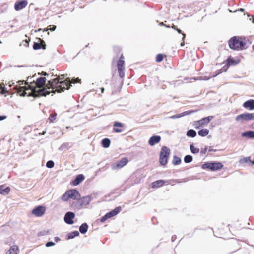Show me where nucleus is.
<instances>
[{
	"label": "nucleus",
	"mask_w": 254,
	"mask_h": 254,
	"mask_svg": "<svg viewBox=\"0 0 254 254\" xmlns=\"http://www.w3.org/2000/svg\"><path fill=\"white\" fill-rule=\"evenodd\" d=\"M62 78H54L47 81V84L49 86L48 88H42L37 91V96L38 97L41 96H46L51 93L55 94L64 92L65 89H69L71 86V83H81V80L78 78H74L73 81L71 82L70 78H67L64 80V77Z\"/></svg>",
	"instance_id": "obj_1"
},
{
	"label": "nucleus",
	"mask_w": 254,
	"mask_h": 254,
	"mask_svg": "<svg viewBox=\"0 0 254 254\" xmlns=\"http://www.w3.org/2000/svg\"><path fill=\"white\" fill-rule=\"evenodd\" d=\"M125 62L124 61V57L123 53L120 56L119 59L117 61V66L118 68V72L120 79H116V82L119 83L117 89L112 91V94H117L119 93L122 88L124 83L123 78L125 76Z\"/></svg>",
	"instance_id": "obj_2"
},
{
	"label": "nucleus",
	"mask_w": 254,
	"mask_h": 254,
	"mask_svg": "<svg viewBox=\"0 0 254 254\" xmlns=\"http://www.w3.org/2000/svg\"><path fill=\"white\" fill-rule=\"evenodd\" d=\"M229 48L235 51H242L248 48L247 40L245 37L234 36L230 38L228 41Z\"/></svg>",
	"instance_id": "obj_3"
},
{
	"label": "nucleus",
	"mask_w": 254,
	"mask_h": 254,
	"mask_svg": "<svg viewBox=\"0 0 254 254\" xmlns=\"http://www.w3.org/2000/svg\"><path fill=\"white\" fill-rule=\"evenodd\" d=\"M201 168L212 172H217L221 170L224 167L223 164L218 161H210L205 162L201 166Z\"/></svg>",
	"instance_id": "obj_4"
},
{
	"label": "nucleus",
	"mask_w": 254,
	"mask_h": 254,
	"mask_svg": "<svg viewBox=\"0 0 254 254\" xmlns=\"http://www.w3.org/2000/svg\"><path fill=\"white\" fill-rule=\"evenodd\" d=\"M170 153L171 150L168 147L163 146L161 147L159 158V162L161 166H164L168 163Z\"/></svg>",
	"instance_id": "obj_5"
},
{
	"label": "nucleus",
	"mask_w": 254,
	"mask_h": 254,
	"mask_svg": "<svg viewBox=\"0 0 254 254\" xmlns=\"http://www.w3.org/2000/svg\"><path fill=\"white\" fill-rule=\"evenodd\" d=\"M121 210L122 208L121 206L116 207L114 209L106 213L100 218L98 219L97 221H100L102 223H104L108 219L116 216L121 211Z\"/></svg>",
	"instance_id": "obj_6"
},
{
	"label": "nucleus",
	"mask_w": 254,
	"mask_h": 254,
	"mask_svg": "<svg viewBox=\"0 0 254 254\" xmlns=\"http://www.w3.org/2000/svg\"><path fill=\"white\" fill-rule=\"evenodd\" d=\"M16 88L18 94L20 96L25 97L27 96L28 97H33L34 98L38 97V96H37V91H31L27 93L26 91L29 89L26 86H19L17 85Z\"/></svg>",
	"instance_id": "obj_7"
},
{
	"label": "nucleus",
	"mask_w": 254,
	"mask_h": 254,
	"mask_svg": "<svg viewBox=\"0 0 254 254\" xmlns=\"http://www.w3.org/2000/svg\"><path fill=\"white\" fill-rule=\"evenodd\" d=\"M254 120V113L245 112L237 115L235 117L237 121H249Z\"/></svg>",
	"instance_id": "obj_8"
},
{
	"label": "nucleus",
	"mask_w": 254,
	"mask_h": 254,
	"mask_svg": "<svg viewBox=\"0 0 254 254\" xmlns=\"http://www.w3.org/2000/svg\"><path fill=\"white\" fill-rule=\"evenodd\" d=\"M240 62V60L238 58H234L231 56H229L226 60V64L223 66L224 70H228V68L231 66H235Z\"/></svg>",
	"instance_id": "obj_9"
},
{
	"label": "nucleus",
	"mask_w": 254,
	"mask_h": 254,
	"mask_svg": "<svg viewBox=\"0 0 254 254\" xmlns=\"http://www.w3.org/2000/svg\"><path fill=\"white\" fill-rule=\"evenodd\" d=\"M46 210V208L42 205H39L34 207L31 210V214L37 217L43 216Z\"/></svg>",
	"instance_id": "obj_10"
},
{
	"label": "nucleus",
	"mask_w": 254,
	"mask_h": 254,
	"mask_svg": "<svg viewBox=\"0 0 254 254\" xmlns=\"http://www.w3.org/2000/svg\"><path fill=\"white\" fill-rule=\"evenodd\" d=\"M175 181L174 179L171 180H163V179H159L156 180L153 182H152L150 184V188L152 189H157L159 188L160 187H163V186L165 185H168L169 184V182H174Z\"/></svg>",
	"instance_id": "obj_11"
},
{
	"label": "nucleus",
	"mask_w": 254,
	"mask_h": 254,
	"mask_svg": "<svg viewBox=\"0 0 254 254\" xmlns=\"http://www.w3.org/2000/svg\"><path fill=\"white\" fill-rule=\"evenodd\" d=\"M128 158L127 157H123L120 160H118L116 163L113 164L111 166L112 169H121L126 166L128 162Z\"/></svg>",
	"instance_id": "obj_12"
},
{
	"label": "nucleus",
	"mask_w": 254,
	"mask_h": 254,
	"mask_svg": "<svg viewBox=\"0 0 254 254\" xmlns=\"http://www.w3.org/2000/svg\"><path fill=\"white\" fill-rule=\"evenodd\" d=\"M214 118L213 116H208L202 118L201 119L195 121L194 122V125L199 124V126H195V128L196 129H199L200 127L204 125H207Z\"/></svg>",
	"instance_id": "obj_13"
},
{
	"label": "nucleus",
	"mask_w": 254,
	"mask_h": 254,
	"mask_svg": "<svg viewBox=\"0 0 254 254\" xmlns=\"http://www.w3.org/2000/svg\"><path fill=\"white\" fill-rule=\"evenodd\" d=\"M69 194L70 199L78 200L81 197V194L77 188L71 189L67 190V194Z\"/></svg>",
	"instance_id": "obj_14"
},
{
	"label": "nucleus",
	"mask_w": 254,
	"mask_h": 254,
	"mask_svg": "<svg viewBox=\"0 0 254 254\" xmlns=\"http://www.w3.org/2000/svg\"><path fill=\"white\" fill-rule=\"evenodd\" d=\"M85 179V177L83 174H79L70 181V184L72 186H77L81 183Z\"/></svg>",
	"instance_id": "obj_15"
},
{
	"label": "nucleus",
	"mask_w": 254,
	"mask_h": 254,
	"mask_svg": "<svg viewBox=\"0 0 254 254\" xmlns=\"http://www.w3.org/2000/svg\"><path fill=\"white\" fill-rule=\"evenodd\" d=\"M27 4V0H18L14 3V9L16 11H19L25 8Z\"/></svg>",
	"instance_id": "obj_16"
},
{
	"label": "nucleus",
	"mask_w": 254,
	"mask_h": 254,
	"mask_svg": "<svg viewBox=\"0 0 254 254\" xmlns=\"http://www.w3.org/2000/svg\"><path fill=\"white\" fill-rule=\"evenodd\" d=\"M75 217V214L74 212L71 211L67 212L64 216V221L65 223L68 225H72L74 224V218Z\"/></svg>",
	"instance_id": "obj_17"
},
{
	"label": "nucleus",
	"mask_w": 254,
	"mask_h": 254,
	"mask_svg": "<svg viewBox=\"0 0 254 254\" xmlns=\"http://www.w3.org/2000/svg\"><path fill=\"white\" fill-rule=\"evenodd\" d=\"M113 132L115 133H121L123 132L125 125L119 121H116L113 122Z\"/></svg>",
	"instance_id": "obj_18"
},
{
	"label": "nucleus",
	"mask_w": 254,
	"mask_h": 254,
	"mask_svg": "<svg viewBox=\"0 0 254 254\" xmlns=\"http://www.w3.org/2000/svg\"><path fill=\"white\" fill-rule=\"evenodd\" d=\"M161 140V137L160 135L153 134L149 138L148 144L151 146H154L155 144L159 143Z\"/></svg>",
	"instance_id": "obj_19"
},
{
	"label": "nucleus",
	"mask_w": 254,
	"mask_h": 254,
	"mask_svg": "<svg viewBox=\"0 0 254 254\" xmlns=\"http://www.w3.org/2000/svg\"><path fill=\"white\" fill-rule=\"evenodd\" d=\"M92 200V195H87L82 197V198L80 197L78 200L80 202L79 206H81V208L84 205H87L90 203Z\"/></svg>",
	"instance_id": "obj_20"
},
{
	"label": "nucleus",
	"mask_w": 254,
	"mask_h": 254,
	"mask_svg": "<svg viewBox=\"0 0 254 254\" xmlns=\"http://www.w3.org/2000/svg\"><path fill=\"white\" fill-rule=\"evenodd\" d=\"M243 107L250 111H253L254 110V99H249L243 104Z\"/></svg>",
	"instance_id": "obj_21"
},
{
	"label": "nucleus",
	"mask_w": 254,
	"mask_h": 254,
	"mask_svg": "<svg viewBox=\"0 0 254 254\" xmlns=\"http://www.w3.org/2000/svg\"><path fill=\"white\" fill-rule=\"evenodd\" d=\"M10 191V188L9 186H5V185H0V194L2 195H7Z\"/></svg>",
	"instance_id": "obj_22"
},
{
	"label": "nucleus",
	"mask_w": 254,
	"mask_h": 254,
	"mask_svg": "<svg viewBox=\"0 0 254 254\" xmlns=\"http://www.w3.org/2000/svg\"><path fill=\"white\" fill-rule=\"evenodd\" d=\"M241 136L250 139H254V131L248 130L241 133Z\"/></svg>",
	"instance_id": "obj_23"
},
{
	"label": "nucleus",
	"mask_w": 254,
	"mask_h": 254,
	"mask_svg": "<svg viewBox=\"0 0 254 254\" xmlns=\"http://www.w3.org/2000/svg\"><path fill=\"white\" fill-rule=\"evenodd\" d=\"M89 225L86 222H84L79 227V232L82 234H86L88 230Z\"/></svg>",
	"instance_id": "obj_24"
},
{
	"label": "nucleus",
	"mask_w": 254,
	"mask_h": 254,
	"mask_svg": "<svg viewBox=\"0 0 254 254\" xmlns=\"http://www.w3.org/2000/svg\"><path fill=\"white\" fill-rule=\"evenodd\" d=\"M80 235V233L79 231L77 230L71 231L69 233H68L65 237V239L66 240H70L76 237L79 236Z\"/></svg>",
	"instance_id": "obj_25"
},
{
	"label": "nucleus",
	"mask_w": 254,
	"mask_h": 254,
	"mask_svg": "<svg viewBox=\"0 0 254 254\" xmlns=\"http://www.w3.org/2000/svg\"><path fill=\"white\" fill-rule=\"evenodd\" d=\"M111 144V140L109 138H104L101 140V146L104 148H108Z\"/></svg>",
	"instance_id": "obj_26"
},
{
	"label": "nucleus",
	"mask_w": 254,
	"mask_h": 254,
	"mask_svg": "<svg viewBox=\"0 0 254 254\" xmlns=\"http://www.w3.org/2000/svg\"><path fill=\"white\" fill-rule=\"evenodd\" d=\"M46 77L40 76L36 79L35 84L37 86H43L46 84Z\"/></svg>",
	"instance_id": "obj_27"
},
{
	"label": "nucleus",
	"mask_w": 254,
	"mask_h": 254,
	"mask_svg": "<svg viewBox=\"0 0 254 254\" xmlns=\"http://www.w3.org/2000/svg\"><path fill=\"white\" fill-rule=\"evenodd\" d=\"M19 251V248L17 245H13L6 252L5 254H17Z\"/></svg>",
	"instance_id": "obj_28"
},
{
	"label": "nucleus",
	"mask_w": 254,
	"mask_h": 254,
	"mask_svg": "<svg viewBox=\"0 0 254 254\" xmlns=\"http://www.w3.org/2000/svg\"><path fill=\"white\" fill-rule=\"evenodd\" d=\"M171 28L174 30H176V31H177V32L179 34H182L183 35V37L182 38V41H184L186 37V34L183 31H182L181 29L179 28L177 26L175 25L174 24H172Z\"/></svg>",
	"instance_id": "obj_29"
},
{
	"label": "nucleus",
	"mask_w": 254,
	"mask_h": 254,
	"mask_svg": "<svg viewBox=\"0 0 254 254\" xmlns=\"http://www.w3.org/2000/svg\"><path fill=\"white\" fill-rule=\"evenodd\" d=\"M239 162H240V163H241V164L244 163H247L249 165L252 166V160L251 159V157L248 156V157H243V158H241L240 159Z\"/></svg>",
	"instance_id": "obj_30"
},
{
	"label": "nucleus",
	"mask_w": 254,
	"mask_h": 254,
	"mask_svg": "<svg viewBox=\"0 0 254 254\" xmlns=\"http://www.w3.org/2000/svg\"><path fill=\"white\" fill-rule=\"evenodd\" d=\"M181 162H182V159L180 157H179L176 155L173 156L172 164L176 166V165H180L181 163Z\"/></svg>",
	"instance_id": "obj_31"
},
{
	"label": "nucleus",
	"mask_w": 254,
	"mask_h": 254,
	"mask_svg": "<svg viewBox=\"0 0 254 254\" xmlns=\"http://www.w3.org/2000/svg\"><path fill=\"white\" fill-rule=\"evenodd\" d=\"M196 135V131L192 129H189L186 132V135L189 137L194 138Z\"/></svg>",
	"instance_id": "obj_32"
},
{
	"label": "nucleus",
	"mask_w": 254,
	"mask_h": 254,
	"mask_svg": "<svg viewBox=\"0 0 254 254\" xmlns=\"http://www.w3.org/2000/svg\"><path fill=\"white\" fill-rule=\"evenodd\" d=\"M209 130L208 129H201L198 130V134L201 137H205L209 134Z\"/></svg>",
	"instance_id": "obj_33"
},
{
	"label": "nucleus",
	"mask_w": 254,
	"mask_h": 254,
	"mask_svg": "<svg viewBox=\"0 0 254 254\" xmlns=\"http://www.w3.org/2000/svg\"><path fill=\"white\" fill-rule=\"evenodd\" d=\"M190 150L191 153L193 154H196L198 153L200 151L199 148L195 147L193 143L190 144Z\"/></svg>",
	"instance_id": "obj_34"
},
{
	"label": "nucleus",
	"mask_w": 254,
	"mask_h": 254,
	"mask_svg": "<svg viewBox=\"0 0 254 254\" xmlns=\"http://www.w3.org/2000/svg\"><path fill=\"white\" fill-rule=\"evenodd\" d=\"M166 55L163 53H159L156 55L155 57V61L157 63L162 62Z\"/></svg>",
	"instance_id": "obj_35"
},
{
	"label": "nucleus",
	"mask_w": 254,
	"mask_h": 254,
	"mask_svg": "<svg viewBox=\"0 0 254 254\" xmlns=\"http://www.w3.org/2000/svg\"><path fill=\"white\" fill-rule=\"evenodd\" d=\"M193 157L191 155H186L184 158V161L185 163H189L192 161Z\"/></svg>",
	"instance_id": "obj_36"
},
{
	"label": "nucleus",
	"mask_w": 254,
	"mask_h": 254,
	"mask_svg": "<svg viewBox=\"0 0 254 254\" xmlns=\"http://www.w3.org/2000/svg\"><path fill=\"white\" fill-rule=\"evenodd\" d=\"M227 70H224V68L223 67L218 70H217L215 72L213 73V75L211 76L212 78H214L218 76V75L221 74L223 72H226Z\"/></svg>",
	"instance_id": "obj_37"
},
{
	"label": "nucleus",
	"mask_w": 254,
	"mask_h": 254,
	"mask_svg": "<svg viewBox=\"0 0 254 254\" xmlns=\"http://www.w3.org/2000/svg\"><path fill=\"white\" fill-rule=\"evenodd\" d=\"M54 165H55V163L52 160H48L46 162V167H47L48 168H49V169H51V168H53L54 167Z\"/></svg>",
	"instance_id": "obj_38"
},
{
	"label": "nucleus",
	"mask_w": 254,
	"mask_h": 254,
	"mask_svg": "<svg viewBox=\"0 0 254 254\" xmlns=\"http://www.w3.org/2000/svg\"><path fill=\"white\" fill-rule=\"evenodd\" d=\"M197 111H194L193 110H189L184 112H182V117H184L185 116L190 115L191 114L196 112Z\"/></svg>",
	"instance_id": "obj_39"
},
{
	"label": "nucleus",
	"mask_w": 254,
	"mask_h": 254,
	"mask_svg": "<svg viewBox=\"0 0 254 254\" xmlns=\"http://www.w3.org/2000/svg\"><path fill=\"white\" fill-rule=\"evenodd\" d=\"M42 48L41 44L37 42H34L33 45V49L34 50H38L41 49Z\"/></svg>",
	"instance_id": "obj_40"
},
{
	"label": "nucleus",
	"mask_w": 254,
	"mask_h": 254,
	"mask_svg": "<svg viewBox=\"0 0 254 254\" xmlns=\"http://www.w3.org/2000/svg\"><path fill=\"white\" fill-rule=\"evenodd\" d=\"M61 199L63 201L65 202L68 201V200L70 199L69 197V194H67V191L62 195Z\"/></svg>",
	"instance_id": "obj_41"
},
{
	"label": "nucleus",
	"mask_w": 254,
	"mask_h": 254,
	"mask_svg": "<svg viewBox=\"0 0 254 254\" xmlns=\"http://www.w3.org/2000/svg\"><path fill=\"white\" fill-rule=\"evenodd\" d=\"M50 234V230H43V231H39L37 234V236L39 237H40V236H43L46 235H49Z\"/></svg>",
	"instance_id": "obj_42"
},
{
	"label": "nucleus",
	"mask_w": 254,
	"mask_h": 254,
	"mask_svg": "<svg viewBox=\"0 0 254 254\" xmlns=\"http://www.w3.org/2000/svg\"><path fill=\"white\" fill-rule=\"evenodd\" d=\"M79 204H80L79 200H77L76 202H72V203H70L71 207H75L78 209L81 208V206H79Z\"/></svg>",
	"instance_id": "obj_43"
},
{
	"label": "nucleus",
	"mask_w": 254,
	"mask_h": 254,
	"mask_svg": "<svg viewBox=\"0 0 254 254\" xmlns=\"http://www.w3.org/2000/svg\"><path fill=\"white\" fill-rule=\"evenodd\" d=\"M113 49L114 52L116 54V57L117 58L119 54L121 52L122 49L120 46H114Z\"/></svg>",
	"instance_id": "obj_44"
},
{
	"label": "nucleus",
	"mask_w": 254,
	"mask_h": 254,
	"mask_svg": "<svg viewBox=\"0 0 254 254\" xmlns=\"http://www.w3.org/2000/svg\"><path fill=\"white\" fill-rule=\"evenodd\" d=\"M68 146V143H64L59 147L58 149L60 151H63L64 149L67 148Z\"/></svg>",
	"instance_id": "obj_45"
},
{
	"label": "nucleus",
	"mask_w": 254,
	"mask_h": 254,
	"mask_svg": "<svg viewBox=\"0 0 254 254\" xmlns=\"http://www.w3.org/2000/svg\"><path fill=\"white\" fill-rule=\"evenodd\" d=\"M56 117H57V114H51L48 118L49 122L50 123H53L55 121V120H56Z\"/></svg>",
	"instance_id": "obj_46"
},
{
	"label": "nucleus",
	"mask_w": 254,
	"mask_h": 254,
	"mask_svg": "<svg viewBox=\"0 0 254 254\" xmlns=\"http://www.w3.org/2000/svg\"><path fill=\"white\" fill-rule=\"evenodd\" d=\"M7 91V89L6 87H0V94L1 95H4V96L6 97L7 96V95L6 94Z\"/></svg>",
	"instance_id": "obj_47"
},
{
	"label": "nucleus",
	"mask_w": 254,
	"mask_h": 254,
	"mask_svg": "<svg viewBox=\"0 0 254 254\" xmlns=\"http://www.w3.org/2000/svg\"><path fill=\"white\" fill-rule=\"evenodd\" d=\"M181 117H182V113L176 114H175V115H174L173 116H170L169 117V119H175L180 118Z\"/></svg>",
	"instance_id": "obj_48"
},
{
	"label": "nucleus",
	"mask_w": 254,
	"mask_h": 254,
	"mask_svg": "<svg viewBox=\"0 0 254 254\" xmlns=\"http://www.w3.org/2000/svg\"><path fill=\"white\" fill-rule=\"evenodd\" d=\"M49 27H50V28H45V29H43V32H46V31H48V30H50L51 31H54L56 29V26L54 25H50Z\"/></svg>",
	"instance_id": "obj_49"
},
{
	"label": "nucleus",
	"mask_w": 254,
	"mask_h": 254,
	"mask_svg": "<svg viewBox=\"0 0 254 254\" xmlns=\"http://www.w3.org/2000/svg\"><path fill=\"white\" fill-rule=\"evenodd\" d=\"M30 41L28 39L23 40L20 44V46L24 45L25 47H29Z\"/></svg>",
	"instance_id": "obj_50"
},
{
	"label": "nucleus",
	"mask_w": 254,
	"mask_h": 254,
	"mask_svg": "<svg viewBox=\"0 0 254 254\" xmlns=\"http://www.w3.org/2000/svg\"><path fill=\"white\" fill-rule=\"evenodd\" d=\"M17 83H18V84H17L16 85H14V88L17 91V89L16 88V86L17 85L19 86H21V85H23V84H25L26 83H28V82L27 81H25V80H19Z\"/></svg>",
	"instance_id": "obj_51"
},
{
	"label": "nucleus",
	"mask_w": 254,
	"mask_h": 254,
	"mask_svg": "<svg viewBox=\"0 0 254 254\" xmlns=\"http://www.w3.org/2000/svg\"><path fill=\"white\" fill-rule=\"evenodd\" d=\"M38 74L39 75H40L41 76L45 77H46V76L47 77H49V74L47 73L45 71H42L41 72H38Z\"/></svg>",
	"instance_id": "obj_52"
},
{
	"label": "nucleus",
	"mask_w": 254,
	"mask_h": 254,
	"mask_svg": "<svg viewBox=\"0 0 254 254\" xmlns=\"http://www.w3.org/2000/svg\"><path fill=\"white\" fill-rule=\"evenodd\" d=\"M55 245V243L53 241H48L45 244V246L46 247H50L54 246Z\"/></svg>",
	"instance_id": "obj_53"
},
{
	"label": "nucleus",
	"mask_w": 254,
	"mask_h": 254,
	"mask_svg": "<svg viewBox=\"0 0 254 254\" xmlns=\"http://www.w3.org/2000/svg\"><path fill=\"white\" fill-rule=\"evenodd\" d=\"M208 148V147L207 146H205L204 148H201V149L200 150V154L201 155L205 154L207 152Z\"/></svg>",
	"instance_id": "obj_54"
},
{
	"label": "nucleus",
	"mask_w": 254,
	"mask_h": 254,
	"mask_svg": "<svg viewBox=\"0 0 254 254\" xmlns=\"http://www.w3.org/2000/svg\"><path fill=\"white\" fill-rule=\"evenodd\" d=\"M200 80L207 81V80L210 79L212 77H211V76H200Z\"/></svg>",
	"instance_id": "obj_55"
},
{
	"label": "nucleus",
	"mask_w": 254,
	"mask_h": 254,
	"mask_svg": "<svg viewBox=\"0 0 254 254\" xmlns=\"http://www.w3.org/2000/svg\"><path fill=\"white\" fill-rule=\"evenodd\" d=\"M42 48L41 49L45 50L46 49V44L43 40H42V43L41 44Z\"/></svg>",
	"instance_id": "obj_56"
},
{
	"label": "nucleus",
	"mask_w": 254,
	"mask_h": 254,
	"mask_svg": "<svg viewBox=\"0 0 254 254\" xmlns=\"http://www.w3.org/2000/svg\"><path fill=\"white\" fill-rule=\"evenodd\" d=\"M7 118V116L4 115H0V121H3Z\"/></svg>",
	"instance_id": "obj_57"
},
{
	"label": "nucleus",
	"mask_w": 254,
	"mask_h": 254,
	"mask_svg": "<svg viewBox=\"0 0 254 254\" xmlns=\"http://www.w3.org/2000/svg\"><path fill=\"white\" fill-rule=\"evenodd\" d=\"M208 149L209 152H216L217 151V149H214L212 146L208 147Z\"/></svg>",
	"instance_id": "obj_58"
},
{
	"label": "nucleus",
	"mask_w": 254,
	"mask_h": 254,
	"mask_svg": "<svg viewBox=\"0 0 254 254\" xmlns=\"http://www.w3.org/2000/svg\"><path fill=\"white\" fill-rule=\"evenodd\" d=\"M193 234H194V232H193L192 233H191V234L188 233L185 236H184V237H186V238H190V237L193 236Z\"/></svg>",
	"instance_id": "obj_59"
},
{
	"label": "nucleus",
	"mask_w": 254,
	"mask_h": 254,
	"mask_svg": "<svg viewBox=\"0 0 254 254\" xmlns=\"http://www.w3.org/2000/svg\"><path fill=\"white\" fill-rule=\"evenodd\" d=\"M177 239V236L176 235H173L171 237V241L172 242H174Z\"/></svg>",
	"instance_id": "obj_60"
},
{
	"label": "nucleus",
	"mask_w": 254,
	"mask_h": 254,
	"mask_svg": "<svg viewBox=\"0 0 254 254\" xmlns=\"http://www.w3.org/2000/svg\"><path fill=\"white\" fill-rule=\"evenodd\" d=\"M31 66H28V65H15L13 66L14 67H31Z\"/></svg>",
	"instance_id": "obj_61"
},
{
	"label": "nucleus",
	"mask_w": 254,
	"mask_h": 254,
	"mask_svg": "<svg viewBox=\"0 0 254 254\" xmlns=\"http://www.w3.org/2000/svg\"><path fill=\"white\" fill-rule=\"evenodd\" d=\"M61 240V239L60 238V237H58V236H56L54 237V241L56 242V243H58V242H59Z\"/></svg>",
	"instance_id": "obj_62"
},
{
	"label": "nucleus",
	"mask_w": 254,
	"mask_h": 254,
	"mask_svg": "<svg viewBox=\"0 0 254 254\" xmlns=\"http://www.w3.org/2000/svg\"><path fill=\"white\" fill-rule=\"evenodd\" d=\"M46 133V129H45L44 131H43L42 132H40L39 133V135H45Z\"/></svg>",
	"instance_id": "obj_63"
},
{
	"label": "nucleus",
	"mask_w": 254,
	"mask_h": 254,
	"mask_svg": "<svg viewBox=\"0 0 254 254\" xmlns=\"http://www.w3.org/2000/svg\"><path fill=\"white\" fill-rule=\"evenodd\" d=\"M249 20H250V21H252V22L253 23H254V17L253 16H252V17H251V18L249 19Z\"/></svg>",
	"instance_id": "obj_64"
}]
</instances>
